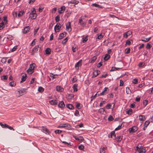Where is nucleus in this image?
Masks as SVG:
<instances>
[{
	"mask_svg": "<svg viewBox=\"0 0 153 153\" xmlns=\"http://www.w3.org/2000/svg\"><path fill=\"white\" fill-rule=\"evenodd\" d=\"M107 148L106 147H101L100 149V153H105L106 150Z\"/></svg>",
	"mask_w": 153,
	"mask_h": 153,
	"instance_id": "412c9836",
	"label": "nucleus"
},
{
	"mask_svg": "<svg viewBox=\"0 0 153 153\" xmlns=\"http://www.w3.org/2000/svg\"><path fill=\"white\" fill-rule=\"evenodd\" d=\"M62 131H61L59 130H56L55 131V133L56 134H60L62 133Z\"/></svg>",
	"mask_w": 153,
	"mask_h": 153,
	"instance_id": "5fc2aeb1",
	"label": "nucleus"
},
{
	"mask_svg": "<svg viewBox=\"0 0 153 153\" xmlns=\"http://www.w3.org/2000/svg\"><path fill=\"white\" fill-rule=\"evenodd\" d=\"M66 26L67 30L68 31V32H70L71 30V22H69L66 23Z\"/></svg>",
	"mask_w": 153,
	"mask_h": 153,
	"instance_id": "6e6552de",
	"label": "nucleus"
},
{
	"mask_svg": "<svg viewBox=\"0 0 153 153\" xmlns=\"http://www.w3.org/2000/svg\"><path fill=\"white\" fill-rule=\"evenodd\" d=\"M78 84H74L73 87L72 88L73 89L74 91V92L77 91L78 90Z\"/></svg>",
	"mask_w": 153,
	"mask_h": 153,
	"instance_id": "b1692460",
	"label": "nucleus"
},
{
	"mask_svg": "<svg viewBox=\"0 0 153 153\" xmlns=\"http://www.w3.org/2000/svg\"><path fill=\"white\" fill-rule=\"evenodd\" d=\"M7 79V75H4L1 77L2 80H6Z\"/></svg>",
	"mask_w": 153,
	"mask_h": 153,
	"instance_id": "a18cd8bd",
	"label": "nucleus"
},
{
	"mask_svg": "<svg viewBox=\"0 0 153 153\" xmlns=\"http://www.w3.org/2000/svg\"><path fill=\"white\" fill-rule=\"evenodd\" d=\"M82 105L80 103H78L76 104V107L78 109H81L82 108Z\"/></svg>",
	"mask_w": 153,
	"mask_h": 153,
	"instance_id": "58836bf2",
	"label": "nucleus"
},
{
	"mask_svg": "<svg viewBox=\"0 0 153 153\" xmlns=\"http://www.w3.org/2000/svg\"><path fill=\"white\" fill-rule=\"evenodd\" d=\"M27 77V75L25 74H23L22 76V77L21 78L22 80L20 81V83H22V82L25 81Z\"/></svg>",
	"mask_w": 153,
	"mask_h": 153,
	"instance_id": "a211bd4d",
	"label": "nucleus"
},
{
	"mask_svg": "<svg viewBox=\"0 0 153 153\" xmlns=\"http://www.w3.org/2000/svg\"><path fill=\"white\" fill-rule=\"evenodd\" d=\"M56 10H57L56 8V7L53 8L52 10V11H51L52 13H55L56 11Z\"/></svg>",
	"mask_w": 153,
	"mask_h": 153,
	"instance_id": "774afa93",
	"label": "nucleus"
},
{
	"mask_svg": "<svg viewBox=\"0 0 153 153\" xmlns=\"http://www.w3.org/2000/svg\"><path fill=\"white\" fill-rule=\"evenodd\" d=\"M4 26V23L3 21L0 23V30H2Z\"/></svg>",
	"mask_w": 153,
	"mask_h": 153,
	"instance_id": "c9c22d12",
	"label": "nucleus"
},
{
	"mask_svg": "<svg viewBox=\"0 0 153 153\" xmlns=\"http://www.w3.org/2000/svg\"><path fill=\"white\" fill-rule=\"evenodd\" d=\"M44 90V88L42 87H39L38 89V91L40 92H42Z\"/></svg>",
	"mask_w": 153,
	"mask_h": 153,
	"instance_id": "37998d69",
	"label": "nucleus"
},
{
	"mask_svg": "<svg viewBox=\"0 0 153 153\" xmlns=\"http://www.w3.org/2000/svg\"><path fill=\"white\" fill-rule=\"evenodd\" d=\"M25 89L24 88L21 89V90H19L17 91L16 94H17L18 93L19 95H17V96L19 97L24 94Z\"/></svg>",
	"mask_w": 153,
	"mask_h": 153,
	"instance_id": "0eeeda50",
	"label": "nucleus"
},
{
	"mask_svg": "<svg viewBox=\"0 0 153 153\" xmlns=\"http://www.w3.org/2000/svg\"><path fill=\"white\" fill-rule=\"evenodd\" d=\"M117 142H120L122 140V138L121 137V136H118V137H117Z\"/></svg>",
	"mask_w": 153,
	"mask_h": 153,
	"instance_id": "49530a36",
	"label": "nucleus"
},
{
	"mask_svg": "<svg viewBox=\"0 0 153 153\" xmlns=\"http://www.w3.org/2000/svg\"><path fill=\"white\" fill-rule=\"evenodd\" d=\"M126 113L128 115H131L132 113V109H130L129 110H127L126 111Z\"/></svg>",
	"mask_w": 153,
	"mask_h": 153,
	"instance_id": "79ce46f5",
	"label": "nucleus"
},
{
	"mask_svg": "<svg viewBox=\"0 0 153 153\" xmlns=\"http://www.w3.org/2000/svg\"><path fill=\"white\" fill-rule=\"evenodd\" d=\"M112 104H113V103H110L107 104L105 106L106 108L108 109H113L114 108V107H113L112 108H111V105H112ZM114 106V105L113 106Z\"/></svg>",
	"mask_w": 153,
	"mask_h": 153,
	"instance_id": "393cba45",
	"label": "nucleus"
},
{
	"mask_svg": "<svg viewBox=\"0 0 153 153\" xmlns=\"http://www.w3.org/2000/svg\"><path fill=\"white\" fill-rule=\"evenodd\" d=\"M67 33L66 32H64L59 35L60 38H63L65 37Z\"/></svg>",
	"mask_w": 153,
	"mask_h": 153,
	"instance_id": "473e14b6",
	"label": "nucleus"
},
{
	"mask_svg": "<svg viewBox=\"0 0 153 153\" xmlns=\"http://www.w3.org/2000/svg\"><path fill=\"white\" fill-rule=\"evenodd\" d=\"M30 17V18L31 19H35L37 17L36 13L35 14H29Z\"/></svg>",
	"mask_w": 153,
	"mask_h": 153,
	"instance_id": "f3484780",
	"label": "nucleus"
},
{
	"mask_svg": "<svg viewBox=\"0 0 153 153\" xmlns=\"http://www.w3.org/2000/svg\"><path fill=\"white\" fill-rule=\"evenodd\" d=\"M56 90L58 91L62 92L63 91V89L60 86H57L56 87Z\"/></svg>",
	"mask_w": 153,
	"mask_h": 153,
	"instance_id": "cd10ccee",
	"label": "nucleus"
},
{
	"mask_svg": "<svg viewBox=\"0 0 153 153\" xmlns=\"http://www.w3.org/2000/svg\"><path fill=\"white\" fill-rule=\"evenodd\" d=\"M139 120H140L144 121L145 120V117L143 115H140L139 116Z\"/></svg>",
	"mask_w": 153,
	"mask_h": 153,
	"instance_id": "72a5a7b5",
	"label": "nucleus"
},
{
	"mask_svg": "<svg viewBox=\"0 0 153 153\" xmlns=\"http://www.w3.org/2000/svg\"><path fill=\"white\" fill-rule=\"evenodd\" d=\"M39 45L36 46L33 49L31 52V54L34 55L35 53H37L39 51H40L39 50Z\"/></svg>",
	"mask_w": 153,
	"mask_h": 153,
	"instance_id": "f03ea898",
	"label": "nucleus"
},
{
	"mask_svg": "<svg viewBox=\"0 0 153 153\" xmlns=\"http://www.w3.org/2000/svg\"><path fill=\"white\" fill-rule=\"evenodd\" d=\"M113 120V117L111 115H110L109 117H108V120L109 121H112Z\"/></svg>",
	"mask_w": 153,
	"mask_h": 153,
	"instance_id": "0e129e2a",
	"label": "nucleus"
},
{
	"mask_svg": "<svg viewBox=\"0 0 153 153\" xmlns=\"http://www.w3.org/2000/svg\"><path fill=\"white\" fill-rule=\"evenodd\" d=\"M98 112L100 114H105L106 113V111L103 108H101L99 109L98 110Z\"/></svg>",
	"mask_w": 153,
	"mask_h": 153,
	"instance_id": "ddd939ff",
	"label": "nucleus"
},
{
	"mask_svg": "<svg viewBox=\"0 0 153 153\" xmlns=\"http://www.w3.org/2000/svg\"><path fill=\"white\" fill-rule=\"evenodd\" d=\"M16 85V83L14 81L10 82L9 84V85L11 87H15Z\"/></svg>",
	"mask_w": 153,
	"mask_h": 153,
	"instance_id": "2f4dec72",
	"label": "nucleus"
},
{
	"mask_svg": "<svg viewBox=\"0 0 153 153\" xmlns=\"http://www.w3.org/2000/svg\"><path fill=\"white\" fill-rule=\"evenodd\" d=\"M122 126V124H121L120 125H119L115 129V130L116 131H117V130H119L120 129L122 128V127H121Z\"/></svg>",
	"mask_w": 153,
	"mask_h": 153,
	"instance_id": "bf43d9fd",
	"label": "nucleus"
},
{
	"mask_svg": "<svg viewBox=\"0 0 153 153\" xmlns=\"http://www.w3.org/2000/svg\"><path fill=\"white\" fill-rule=\"evenodd\" d=\"M55 20L56 22H59L60 20V17L59 15H57L56 16L55 18Z\"/></svg>",
	"mask_w": 153,
	"mask_h": 153,
	"instance_id": "8fccbe9b",
	"label": "nucleus"
},
{
	"mask_svg": "<svg viewBox=\"0 0 153 153\" xmlns=\"http://www.w3.org/2000/svg\"><path fill=\"white\" fill-rule=\"evenodd\" d=\"M66 107L70 109H72L74 108L73 105L71 104H67L66 105Z\"/></svg>",
	"mask_w": 153,
	"mask_h": 153,
	"instance_id": "e433bc0d",
	"label": "nucleus"
},
{
	"mask_svg": "<svg viewBox=\"0 0 153 153\" xmlns=\"http://www.w3.org/2000/svg\"><path fill=\"white\" fill-rule=\"evenodd\" d=\"M148 103V101L146 100H144L143 102V105L145 106L147 105Z\"/></svg>",
	"mask_w": 153,
	"mask_h": 153,
	"instance_id": "3c124183",
	"label": "nucleus"
},
{
	"mask_svg": "<svg viewBox=\"0 0 153 153\" xmlns=\"http://www.w3.org/2000/svg\"><path fill=\"white\" fill-rule=\"evenodd\" d=\"M41 131L47 134H49L51 133L48 129L45 127H43L41 129Z\"/></svg>",
	"mask_w": 153,
	"mask_h": 153,
	"instance_id": "1a4fd4ad",
	"label": "nucleus"
},
{
	"mask_svg": "<svg viewBox=\"0 0 153 153\" xmlns=\"http://www.w3.org/2000/svg\"><path fill=\"white\" fill-rule=\"evenodd\" d=\"M132 32L131 31H128L123 34V36L125 38L128 37H131V35L132 34Z\"/></svg>",
	"mask_w": 153,
	"mask_h": 153,
	"instance_id": "7ed1b4c3",
	"label": "nucleus"
},
{
	"mask_svg": "<svg viewBox=\"0 0 153 153\" xmlns=\"http://www.w3.org/2000/svg\"><path fill=\"white\" fill-rule=\"evenodd\" d=\"M82 65V60H79L78 62H77L75 65V68L76 69H78L79 67L81 66Z\"/></svg>",
	"mask_w": 153,
	"mask_h": 153,
	"instance_id": "f8f14e48",
	"label": "nucleus"
},
{
	"mask_svg": "<svg viewBox=\"0 0 153 153\" xmlns=\"http://www.w3.org/2000/svg\"><path fill=\"white\" fill-rule=\"evenodd\" d=\"M65 6H63L61 7L60 10L58 11V13L59 14L62 13L65 10Z\"/></svg>",
	"mask_w": 153,
	"mask_h": 153,
	"instance_id": "6ab92c4d",
	"label": "nucleus"
},
{
	"mask_svg": "<svg viewBox=\"0 0 153 153\" xmlns=\"http://www.w3.org/2000/svg\"><path fill=\"white\" fill-rule=\"evenodd\" d=\"M79 1H76L75 0H73V1H72L68 3L69 4H74V6L75 4H76L78 3Z\"/></svg>",
	"mask_w": 153,
	"mask_h": 153,
	"instance_id": "a878e982",
	"label": "nucleus"
},
{
	"mask_svg": "<svg viewBox=\"0 0 153 153\" xmlns=\"http://www.w3.org/2000/svg\"><path fill=\"white\" fill-rule=\"evenodd\" d=\"M30 30V27L29 26H28L26 27L23 30V33H27Z\"/></svg>",
	"mask_w": 153,
	"mask_h": 153,
	"instance_id": "2eb2a0df",
	"label": "nucleus"
},
{
	"mask_svg": "<svg viewBox=\"0 0 153 153\" xmlns=\"http://www.w3.org/2000/svg\"><path fill=\"white\" fill-rule=\"evenodd\" d=\"M7 125L6 124H3L2 123H0V125L1 126L2 128H6V126L5 125Z\"/></svg>",
	"mask_w": 153,
	"mask_h": 153,
	"instance_id": "680f3d73",
	"label": "nucleus"
},
{
	"mask_svg": "<svg viewBox=\"0 0 153 153\" xmlns=\"http://www.w3.org/2000/svg\"><path fill=\"white\" fill-rule=\"evenodd\" d=\"M110 137L114 139L116 138V135L115 134L114 131H113L111 132Z\"/></svg>",
	"mask_w": 153,
	"mask_h": 153,
	"instance_id": "5701e85b",
	"label": "nucleus"
},
{
	"mask_svg": "<svg viewBox=\"0 0 153 153\" xmlns=\"http://www.w3.org/2000/svg\"><path fill=\"white\" fill-rule=\"evenodd\" d=\"M51 105H56L57 104L58 102L56 100H52L49 101Z\"/></svg>",
	"mask_w": 153,
	"mask_h": 153,
	"instance_id": "aec40b11",
	"label": "nucleus"
},
{
	"mask_svg": "<svg viewBox=\"0 0 153 153\" xmlns=\"http://www.w3.org/2000/svg\"><path fill=\"white\" fill-rule=\"evenodd\" d=\"M78 148L81 150H82L84 149V146L83 145H81L78 146Z\"/></svg>",
	"mask_w": 153,
	"mask_h": 153,
	"instance_id": "864d4df0",
	"label": "nucleus"
},
{
	"mask_svg": "<svg viewBox=\"0 0 153 153\" xmlns=\"http://www.w3.org/2000/svg\"><path fill=\"white\" fill-rule=\"evenodd\" d=\"M83 18L81 17L79 19V23L82 26H84L85 25L86 23L85 22H83Z\"/></svg>",
	"mask_w": 153,
	"mask_h": 153,
	"instance_id": "dca6fc26",
	"label": "nucleus"
},
{
	"mask_svg": "<svg viewBox=\"0 0 153 153\" xmlns=\"http://www.w3.org/2000/svg\"><path fill=\"white\" fill-rule=\"evenodd\" d=\"M61 27V26L59 23H57L54 27V30L56 32L59 31V30Z\"/></svg>",
	"mask_w": 153,
	"mask_h": 153,
	"instance_id": "9d476101",
	"label": "nucleus"
},
{
	"mask_svg": "<svg viewBox=\"0 0 153 153\" xmlns=\"http://www.w3.org/2000/svg\"><path fill=\"white\" fill-rule=\"evenodd\" d=\"M105 33H102L100 35H98L96 38H102L103 37Z\"/></svg>",
	"mask_w": 153,
	"mask_h": 153,
	"instance_id": "ea45409f",
	"label": "nucleus"
},
{
	"mask_svg": "<svg viewBox=\"0 0 153 153\" xmlns=\"http://www.w3.org/2000/svg\"><path fill=\"white\" fill-rule=\"evenodd\" d=\"M105 103V101H102L100 103V106L101 107Z\"/></svg>",
	"mask_w": 153,
	"mask_h": 153,
	"instance_id": "13d9d810",
	"label": "nucleus"
},
{
	"mask_svg": "<svg viewBox=\"0 0 153 153\" xmlns=\"http://www.w3.org/2000/svg\"><path fill=\"white\" fill-rule=\"evenodd\" d=\"M131 42L130 41L128 40L126 42V43L125 44L126 46H127V45H129L131 44Z\"/></svg>",
	"mask_w": 153,
	"mask_h": 153,
	"instance_id": "6e6d98bb",
	"label": "nucleus"
},
{
	"mask_svg": "<svg viewBox=\"0 0 153 153\" xmlns=\"http://www.w3.org/2000/svg\"><path fill=\"white\" fill-rule=\"evenodd\" d=\"M131 50L130 48L128 49H126L125 50V53H130Z\"/></svg>",
	"mask_w": 153,
	"mask_h": 153,
	"instance_id": "052dcab7",
	"label": "nucleus"
},
{
	"mask_svg": "<svg viewBox=\"0 0 153 153\" xmlns=\"http://www.w3.org/2000/svg\"><path fill=\"white\" fill-rule=\"evenodd\" d=\"M74 114L75 116H80L79 114V111L78 110H76L75 111V112Z\"/></svg>",
	"mask_w": 153,
	"mask_h": 153,
	"instance_id": "e2e57ef3",
	"label": "nucleus"
},
{
	"mask_svg": "<svg viewBox=\"0 0 153 153\" xmlns=\"http://www.w3.org/2000/svg\"><path fill=\"white\" fill-rule=\"evenodd\" d=\"M138 129V127L136 126H133L129 129V131L130 133H134Z\"/></svg>",
	"mask_w": 153,
	"mask_h": 153,
	"instance_id": "39448f33",
	"label": "nucleus"
},
{
	"mask_svg": "<svg viewBox=\"0 0 153 153\" xmlns=\"http://www.w3.org/2000/svg\"><path fill=\"white\" fill-rule=\"evenodd\" d=\"M58 107L59 108H63L65 106V104L63 101H61L58 104Z\"/></svg>",
	"mask_w": 153,
	"mask_h": 153,
	"instance_id": "4be33fe9",
	"label": "nucleus"
},
{
	"mask_svg": "<svg viewBox=\"0 0 153 153\" xmlns=\"http://www.w3.org/2000/svg\"><path fill=\"white\" fill-rule=\"evenodd\" d=\"M51 50L49 48H47L45 50V53L46 54H50L51 53Z\"/></svg>",
	"mask_w": 153,
	"mask_h": 153,
	"instance_id": "bb28decb",
	"label": "nucleus"
},
{
	"mask_svg": "<svg viewBox=\"0 0 153 153\" xmlns=\"http://www.w3.org/2000/svg\"><path fill=\"white\" fill-rule=\"evenodd\" d=\"M73 137L76 140L82 142V141L84 140L82 136H79L77 137L75 136H73Z\"/></svg>",
	"mask_w": 153,
	"mask_h": 153,
	"instance_id": "4468645a",
	"label": "nucleus"
},
{
	"mask_svg": "<svg viewBox=\"0 0 153 153\" xmlns=\"http://www.w3.org/2000/svg\"><path fill=\"white\" fill-rule=\"evenodd\" d=\"M100 72V71H99L97 70L94 71L93 74L94 76V77L97 76L99 74Z\"/></svg>",
	"mask_w": 153,
	"mask_h": 153,
	"instance_id": "c85d7f7f",
	"label": "nucleus"
},
{
	"mask_svg": "<svg viewBox=\"0 0 153 153\" xmlns=\"http://www.w3.org/2000/svg\"><path fill=\"white\" fill-rule=\"evenodd\" d=\"M36 13V11L34 8H33L31 10V12L30 14H35Z\"/></svg>",
	"mask_w": 153,
	"mask_h": 153,
	"instance_id": "603ef678",
	"label": "nucleus"
},
{
	"mask_svg": "<svg viewBox=\"0 0 153 153\" xmlns=\"http://www.w3.org/2000/svg\"><path fill=\"white\" fill-rule=\"evenodd\" d=\"M138 82V80L137 79H133L132 80V82L134 84H136Z\"/></svg>",
	"mask_w": 153,
	"mask_h": 153,
	"instance_id": "338daca9",
	"label": "nucleus"
},
{
	"mask_svg": "<svg viewBox=\"0 0 153 153\" xmlns=\"http://www.w3.org/2000/svg\"><path fill=\"white\" fill-rule=\"evenodd\" d=\"M5 126H6V128H7L10 130H13V131L14 130V129H13V128L12 127L9 126V125H8L7 124L6 125H5Z\"/></svg>",
	"mask_w": 153,
	"mask_h": 153,
	"instance_id": "de8ad7c7",
	"label": "nucleus"
},
{
	"mask_svg": "<svg viewBox=\"0 0 153 153\" xmlns=\"http://www.w3.org/2000/svg\"><path fill=\"white\" fill-rule=\"evenodd\" d=\"M142 144L141 143H139L138 144L137 146L136 147L135 150L137 151L139 149H142Z\"/></svg>",
	"mask_w": 153,
	"mask_h": 153,
	"instance_id": "c756f323",
	"label": "nucleus"
},
{
	"mask_svg": "<svg viewBox=\"0 0 153 153\" xmlns=\"http://www.w3.org/2000/svg\"><path fill=\"white\" fill-rule=\"evenodd\" d=\"M91 6L95 7L98 8H102V6L101 5L97 4L96 3L93 4L91 5Z\"/></svg>",
	"mask_w": 153,
	"mask_h": 153,
	"instance_id": "7c9ffc66",
	"label": "nucleus"
},
{
	"mask_svg": "<svg viewBox=\"0 0 153 153\" xmlns=\"http://www.w3.org/2000/svg\"><path fill=\"white\" fill-rule=\"evenodd\" d=\"M24 11H20L19 12V13L18 14V16L19 17H20L22 16L24 14Z\"/></svg>",
	"mask_w": 153,
	"mask_h": 153,
	"instance_id": "c03bdc74",
	"label": "nucleus"
},
{
	"mask_svg": "<svg viewBox=\"0 0 153 153\" xmlns=\"http://www.w3.org/2000/svg\"><path fill=\"white\" fill-rule=\"evenodd\" d=\"M110 56L108 54H106L104 58V59L105 60H107L110 58Z\"/></svg>",
	"mask_w": 153,
	"mask_h": 153,
	"instance_id": "f704fd0d",
	"label": "nucleus"
},
{
	"mask_svg": "<svg viewBox=\"0 0 153 153\" xmlns=\"http://www.w3.org/2000/svg\"><path fill=\"white\" fill-rule=\"evenodd\" d=\"M68 39H64L62 41V43L64 45L68 41Z\"/></svg>",
	"mask_w": 153,
	"mask_h": 153,
	"instance_id": "09e8293b",
	"label": "nucleus"
},
{
	"mask_svg": "<svg viewBox=\"0 0 153 153\" xmlns=\"http://www.w3.org/2000/svg\"><path fill=\"white\" fill-rule=\"evenodd\" d=\"M137 151V152H136L135 153H145L146 152V148L145 147H142V149Z\"/></svg>",
	"mask_w": 153,
	"mask_h": 153,
	"instance_id": "9b49d317",
	"label": "nucleus"
},
{
	"mask_svg": "<svg viewBox=\"0 0 153 153\" xmlns=\"http://www.w3.org/2000/svg\"><path fill=\"white\" fill-rule=\"evenodd\" d=\"M7 17L6 16L3 17V21L4 23L6 25L7 23Z\"/></svg>",
	"mask_w": 153,
	"mask_h": 153,
	"instance_id": "a19ab883",
	"label": "nucleus"
},
{
	"mask_svg": "<svg viewBox=\"0 0 153 153\" xmlns=\"http://www.w3.org/2000/svg\"><path fill=\"white\" fill-rule=\"evenodd\" d=\"M58 128H66L68 129H70L71 128L70 125L68 123L64 124L61 125L58 127Z\"/></svg>",
	"mask_w": 153,
	"mask_h": 153,
	"instance_id": "423d86ee",
	"label": "nucleus"
},
{
	"mask_svg": "<svg viewBox=\"0 0 153 153\" xmlns=\"http://www.w3.org/2000/svg\"><path fill=\"white\" fill-rule=\"evenodd\" d=\"M77 81V78L75 76L72 79V82H75Z\"/></svg>",
	"mask_w": 153,
	"mask_h": 153,
	"instance_id": "69168bd1",
	"label": "nucleus"
},
{
	"mask_svg": "<svg viewBox=\"0 0 153 153\" xmlns=\"http://www.w3.org/2000/svg\"><path fill=\"white\" fill-rule=\"evenodd\" d=\"M108 90L109 91V90L108 87H105L102 92L100 93V94H98V96L104 95H106L108 93V92H107Z\"/></svg>",
	"mask_w": 153,
	"mask_h": 153,
	"instance_id": "20e7f679",
	"label": "nucleus"
},
{
	"mask_svg": "<svg viewBox=\"0 0 153 153\" xmlns=\"http://www.w3.org/2000/svg\"><path fill=\"white\" fill-rule=\"evenodd\" d=\"M17 46L16 45L13 48L10 49V51H9V53L13 52L15 51L17 48Z\"/></svg>",
	"mask_w": 153,
	"mask_h": 153,
	"instance_id": "4c0bfd02",
	"label": "nucleus"
},
{
	"mask_svg": "<svg viewBox=\"0 0 153 153\" xmlns=\"http://www.w3.org/2000/svg\"><path fill=\"white\" fill-rule=\"evenodd\" d=\"M39 29V28L38 27L35 29H34V36L36 35V34L38 30Z\"/></svg>",
	"mask_w": 153,
	"mask_h": 153,
	"instance_id": "4d7b16f0",
	"label": "nucleus"
},
{
	"mask_svg": "<svg viewBox=\"0 0 153 153\" xmlns=\"http://www.w3.org/2000/svg\"><path fill=\"white\" fill-rule=\"evenodd\" d=\"M36 65L35 64H32L30 65L29 69L27 70V72L29 74L33 73L34 70Z\"/></svg>",
	"mask_w": 153,
	"mask_h": 153,
	"instance_id": "f257e3e1",
	"label": "nucleus"
}]
</instances>
